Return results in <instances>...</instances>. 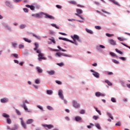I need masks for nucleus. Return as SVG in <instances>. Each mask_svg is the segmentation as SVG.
<instances>
[{
	"mask_svg": "<svg viewBox=\"0 0 130 130\" xmlns=\"http://www.w3.org/2000/svg\"><path fill=\"white\" fill-rule=\"evenodd\" d=\"M59 39L60 40H63L64 41H68L69 42H71V43H73V44H75V45H78V43H77V41H72L70 40H69L66 38H61V37H59Z\"/></svg>",
	"mask_w": 130,
	"mask_h": 130,
	"instance_id": "nucleus-1",
	"label": "nucleus"
},
{
	"mask_svg": "<svg viewBox=\"0 0 130 130\" xmlns=\"http://www.w3.org/2000/svg\"><path fill=\"white\" fill-rule=\"evenodd\" d=\"M71 38L73 39V41H78V42H81L82 41L80 39V37L77 35H74V36H71Z\"/></svg>",
	"mask_w": 130,
	"mask_h": 130,
	"instance_id": "nucleus-2",
	"label": "nucleus"
},
{
	"mask_svg": "<svg viewBox=\"0 0 130 130\" xmlns=\"http://www.w3.org/2000/svg\"><path fill=\"white\" fill-rule=\"evenodd\" d=\"M44 13L41 12L40 13L36 14H32V17H36V18H42L43 17Z\"/></svg>",
	"mask_w": 130,
	"mask_h": 130,
	"instance_id": "nucleus-3",
	"label": "nucleus"
},
{
	"mask_svg": "<svg viewBox=\"0 0 130 130\" xmlns=\"http://www.w3.org/2000/svg\"><path fill=\"white\" fill-rule=\"evenodd\" d=\"M42 126H44L46 129H51V128H53V127H54L53 125L51 124H43Z\"/></svg>",
	"mask_w": 130,
	"mask_h": 130,
	"instance_id": "nucleus-4",
	"label": "nucleus"
},
{
	"mask_svg": "<svg viewBox=\"0 0 130 130\" xmlns=\"http://www.w3.org/2000/svg\"><path fill=\"white\" fill-rule=\"evenodd\" d=\"M90 72H91V73H92L93 76H94V77H95V78H100V74H99V73H98V72H95V71L93 70H91Z\"/></svg>",
	"mask_w": 130,
	"mask_h": 130,
	"instance_id": "nucleus-5",
	"label": "nucleus"
},
{
	"mask_svg": "<svg viewBox=\"0 0 130 130\" xmlns=\"http://www.w3.org/2000/svg\"><path fill=\"white\" fill-rule=\"evenodd\" d=\"M55 55H56V56H58L59 57H60V56H61L69 57V55H67L63 53H60V52H57L55 54Z\"/></svg>",
	"mask_w": 130,
	"mask_h": 130,
	"instance_id": "nucleus-6",
	"label": "nucleus"
},
{
	"mask_svg": "<svg viewBox=\"0 0 130 130\" xmlns=\"http://www.w3.org/2000/svg\"><path fill=\"white\" fill-rule=\"evenodd\" d=\"M73 105L75 108H79V107H80V104H79L76 101H73Z\"/></svg>",
	"mask_w": 130,
	"mask_h": 130,
	"instance_id": "nucleus-7",
	"label": "nucleus"
},
{
	"mask_svg": "<svg viewBox=\"0 0 130 130\" xmlns=\"http://www.w3.org/2000/svg\"><path fill=\"white\" fill-rule=\"evenodd\" d=\"M44 55L42 53L41 54H38L39 57V60L41 61V59H46V58L45 57H44Z\"/></svg>",
	"mask_w": 130,
	"mask_h": 130,
	"instance_id": "nucleus-8",
	"label": "nucleus"
},
{
	"mask_svg": "<svg viewBox=\"0 0 130 130\" xmlns=\"http://www.w3.org/2000/svg\"><path fill=\"white\" fill-rule=\"evenodd\" d=\"M44 15H45V18H46L51 19V20H54V17L51 15H49V14L44 13Z\"/></svg>",
	"mask_w": 130,
	"mask_h": 130,
	"instance_id": "nucleus-9",
	"label": "nucleus"
},
{
	"mask_svg": "<svg viewBox=\"0 0 130 130\" xmlns=\"http://www.w3.org/2000/svg\"><path fill=\"white\" fill-rule=\"evenodd\" d=\"M95 96L96 97H104L105 96V94L100 92H96L95 93Z\"/></svg>",
	"mask_w": 130,
	"mask_h": 130,
	"instance_id": "nucleus-10",
	"label": "nucleus"
},
{
	"mask_svg": "<svg viewBox=\"0 0 130 130\" xmlns=\"http://www.w3.org/2000/svg\"><path fill=\"white\" fill-rule=\"evenodd\" d=\"M21 121V125L23 126V127L24 128H25V129H26L27 128V125H26V123H25V122H24V120H23V119L20 118Z\"/></svg>",
	"mask_w": 130,
	"mask_h": 130,
	"instance_id": "nucleus-11",
	"label": "nucleus"
},
{
	"mask_svg": "<svg viewBox=\"0 0 130 130\" xmlns=\"http://www.w3.org/2000/svg\"><path fill=\"white\" fill-rule=\"evenodd\" d=\"M58 95L59 96L60 98L63 100V94H62V90H59L58 91Z\"/></svg>",
	"mask_w": 130,
	"mask_h": 130,
	"instance_id": "nucleus-12",
	"label": "nucleus"
},
{
	"mask_svg": "<svg viewBox=\"0 0 130 130\" xmlns=\"http://www.w3.org/2000/svg\"><path fill=\"white\" fill-rule=\"evenodd\" d=\"M101 48L104 49L105 48V46L102 45H100L96 46V49L97 50H99V51H101Z\"/></svg>",
	"mask_w": 130,
	"mask_h": 130,
	"instance_id": "nucleus-13",
	"label": "nucleus"
},
{
	"mask_svg": "<svg viewBox=\"0 0 130 130\" xmlns=\"http://www.w3.org/2000/svg\"><path fill=\"white\" fill-rule=\"evenodd\" d=\"M22 107L24 108V110H25V111H26L27 112H31V111L28 110V108L26 106V104L25 103L23 104Z\"/></svg>",
	"mask_w": 130,
	"mask_h": 130,
	"instance_id": "nucleus-14",
	"label": "nucleus"
},
{
	"mask_svg": "<svg viewBox=\"0 0 130 130\" xmlns=\"http://www.w3.org/2000/svg\"><path fill=\"white\" fill-rule=\"evenodd\" d=\"M32 122H34V120L33 119H29L26 121L27 124H31Z\"/></svg>",
	"mask_w": 130,
	"mask_h": 130,
	"instance_id": "nucleus-15",
	"label": "nucleus"
},
{
	"mask_svg": "<svg viewBox=\"0 0 130 130\" xmlns=\"http://www.w3.org/2000/svg\"><path fill=\"white\" fill-rule=\"evenodd\" d=\"M26 8H29V9H30L31 11H34V10H35V7H34V6H30L29 5H26Z\"/></svg>",
	"mask_w": 130,
	"mask_h": 130,
	"instance_id": "nucleus-16",
	"label": "nucleus"
},
{
	"mask_svg": "<svg viewBox=\"0 0 130 130\" xmlns=\"http://www.w3.org/2000/svg\"><path fill=\"white\" fill-rule=\"evenodd\" d=\"M109 43H110V44L112 45H115L116 44V42H115V41L113 39L109 40Z\"/></svg>",
	"mask_w": 130,
	"mask_h": 130,
	"instance_id": "nucleus-17",
	"label": "nucleus"
},
{
	"mask_svg": "<svg viewBox=\"0 0 130 130\" xmlns=\"http://www.w3.org/2000/svg\"><path fill=\"white\" fill-rule=\"evenodd\" d=\"M109 2H111V3H113V4H114V5H116V6H119V4L117 2H116L115 0H109Z\"/></svg>",
	"mask_w": 130,
	"mask_h": 130,
	"instance_id": "nucleus-18",
	"label": "nucleus"
},
{
	"mask_svg": "<svg viewBox=\"0 0 130 130\" xmlns=\"http://www.w3.org/2000/svg\"><path fill=\"white\" fill-rule=\"evenodd\" d=\"M47 73L49 75H54V74H55V71H54V70H52L50 71H47Z\"/></svg>",
	"mask_w": 130,
	"mask_h": 130,
	"instance_id": "nucleus-19",
	"label": "nucleus"
},
{
	"mask_svg": "<svg viewBox=\"0 0 130 130\" xmlns=\"http://www.w3.org/2000/svg\"><path fill=\"white\" fill-rule=\"evenodd\" d=\"M35 48H34V50L36 51L39 48V44H38L37 43H35Z\"/></svg>",
	"mask_w": 130,
	"mask_h": 130,
	"instance_id": "nucleus-20",
	"label": "nucleus"
},
{
	"mask_svg": "<svg viewBox=\"0 0 130 130\" xmlns=\"http://www.w3.org/2000/svg\"><path fill=\"white\" fill-rule=\"evenodd\" d=\"M105 82L108 85V86H112V83L111 82H110V81H109V80H106L105 81Z\"/></svg>",
	"mask_w": 130,
	"mask_h": 130,
	"instance_id": "nucleus-21",
	"label": "nucleus"
},
{
	"mask_svg": "<svg viewBox=\"0 0 130 130\" xmlns=\"http://www.w3.org/2000/svg\"><path fill=\"white\" fill-rule=\"evenodd\" d=\"M76 12H77V14H83V11L79 9H77L76 10Z\"/></svg>",
	"mask_w": 130,
	"mask_h": 130,
	"instance_id": "nucleus-22",
	"label": "nucleus"
},
{
	"mask_svg": "<svg viewBox=\"0 0 130 130\" xmlns=\"http://www.w3.org/2000/svg\"><path fill=\"white\" fill-rule=\"evenodd\" d=\"M3 117H5V118H10V115H8L7 113H3Z\"/></svg>",
	"mask_w": 130,
	"mask_h": 130,
	"instance_id": "nucleus-23",
	"label": "nucleus"
},
{
	"mask_svg": "<svg viewBox=\"0 0 130 130\" xmlns=\"http://www.w3.org/2000/svg\"><path fill=\"white\" fill-rule=\"evenodd\" d=\"M1 101L2 103H6V102H8V100L6 98L2 99Z\"/></svg>",
	"mask_w": 130,
	"mask_h": 130,
	"instance_id": "nucleus-24",
	"label": "nucleus"
},
{
	"mask_svg": "<svg viewBox=\"0 0 130 130\" xmlns=\"http://www.w3.org/2000/svg\"><path fill=\"white\" fill-rule=\"evenodd\" d=\"M23 40H24V41H25L26 42H28V43H31V42H32V41L26 38H24Z\"/></svg>",
	"mask_w": 130,
	"mask_h": 130,
	"instance_id": "nucleus-25",
	"label": "nucleus"
},
{
	"mask_svg": "<svg viewBox=\"0 0 130 130\" xmlns=\"http://www.w3.org/2000/svg\"><path fill=\"white\" fill-rule=\"evenodd\" d=\"M53 93V91L51 90H47V94L48 95H51Z\"/></svg>",
	"mask_w": 130,
	"mask_h": 130,
	"instance_id": "nucleus-26",
	"label": "nucleus"
},
{
	"mask_svg": "<svg viewBox=\"0 0 130 130\" xmlns=\"http://www.w3.org/2000/svg\"><path fill=\"white\" fill-rule=\"evenodd\" d=\"M82 119V118L80 116H77L75 117L76 121H80Z\"/></svg>",
	"mask_w": 130,
	"mask_h": 130,
	"instance_id": "nucleus-27",
	"label": "nucleus"
},
{
	"mask_svg": "<svg viewBox=\"0 0 130 130\" xmlns=\"http://www.w3.org/2000/svg\"><path fill=\"white\" fill-rule=\"evenodd\" d=\"M37 70L38 73H42V69L40 67H37Z\"/></svg>",
	"mask_w": 130,
	"mask_h": 130,
	"instance_id": "nucleus-28",
	"label": "nucleus"
},
{
	"mask_svg": "<svg viewBox=\"0 0 130 130\" xmlns=\"http://www.w3.org/2000/svg\"><path fill=\"white\" fill-rule=\"evenodd\" d=\"M106 75H108L109 76H112L113 75V73L111 72H105Z\"/></svg>",
	"mask_w": 130,
	"mask_h": 130,
	"instance_id": "nucleus-29",
	"label": "nucleus"
},
{
	"mask_svg": "<svg viewBox=\"0 0 130 130\" xmlns=\"http://www.w3.org/2000/svg\"><path fill=\"white\" fill-rule=\"evenodd\" d=\"M7 122L9 124H11V123H12V120H11L10 118H8L7 119Z\"/></svg>",
	"mask_w": 130,
	"mask_h": 130,
	"instance_id": "nucleus-30",
	"label": "nucleus"
},
{
	"mask_svg": "<svg viewBox=\"0 0 130 130\" xmlns=\"http://www.w3.org/2000/svg\"><path fill=\"white\" fill-rule=\"evenodd\" d=\"M86 31L87 33H89V34H93V31L88 28H86Z\"/></svg>",
	"mask_w": 130,
	"mask_h": 130,
	"instance_id": "nucleus-31",
	"label": "nucleus"
},
{
	"mask_svg": "<svg viewBox=\"0 0 130 130\" xmlns=\"http://www.w3.org/2000/svg\"><path fill=\"white\" fill-rule=\"evenodd\" d=\"M107 115H108L109 117H110V119H113V117L112 116V115H111V114L110 113L107 112Z\"/></svg>",
	"mask_w": 130,
	"mask_h": 130,
	"instance_id": "nucleus-32",
	"label": "nucleus"
},
{
	"mask_svg": "<svg viewBox=\"0 0 130 130\" xmlns=\"http://www.w3.org/2000/svg\"><path fill=\"white\" fill-rule=\"evenodd\" d=\"M20 29H24V28H26V25H25V24H21L20 26Z\"/></svg>",
	"mask_w": 130,
	"mask_h": 130,
	"instance_id": "nucleus-33",
	"label": "nucleus"
},
{
	"mask_svg": "<svg viewBox=\"0 0 130 130\" xmlns=\"http://www.w3.org/2000/svg\"><path fill=\"white\" fill-rule=\"evenodd\" d=\"M95 126L98 128L99 129H101V127L100 126V124L96 123L95 124Z\"/></svg>",
	"mask_w": 130,
	"mask_h": 130,
	"instance_id": "nucleus-34",
	"label": "nucleus"
},
{
	"mask_svg": "<svg viewBox=\"0 0 130 130\" xmlns=\"http://www.w3.org/2000/svg\"><path fill=\"white\" fill-rule=\"evenodd\" d=\"M32 36H34V37H36V38H37V39H40V37L36 35L35 34H32Z\"/></svg>",
	"mask_w": 130,
	"mask_h": 130,
	"instance_id": "nucleus-35",
	"label": "nucleus"
},
{
	"mask_svg": "<svg viewBox=\"0 0 130 130\" xmlns=\"http://www.w3.org/2000/svg\"><path fill=\"white\" fill-rule=\"evenodd\" d=\"M96 111H97L98 113H99V114H100V115H101V111L99 110H98V109L97 108H95Z\"/></svg>",
	"mask_w": 130,
	"mask_h": 130,
	"instance_id": "nucleus-36",
	"label": "nucleus"
},
{
	"mask_svg": "<svg viewBox=\"0 0 130 130\" xmlns=\"http://www.w3.org/2000/svg\"><path fill=\"white\" fill-rule=\"evenodd\" d=\"M112 61L113 62H114V63H116L117 64H118V63H119V61L115 60V59H112Z\"/></svg>",
	"mask_w": 130,
	"mask_h": 130,
	"instance_id": "nucleus-37",
	"label": "nucleus"
},
{
	"mask_svg": "<svg viewBox=\"0 0 130 130\" xmlns=\"http://www.w3.org/2000/svg\"><path fill=\"white\" fill-rule=\"evenodd\" d=\"M12 55L13 56H14V57H15V58H19V56L17 54H12Z\"/></svg>",
	"mask_w": 130,
	"mask_h": 130,
	"instance_id": "nucleus-38",
	"label": "nucleus"
},
{
	"mask_svg": "<svg viewBox=\"0 0 130 130\" xmlns=\"http://www.w3.org/2000/svg\"><path fill=\"white\" fill-rule=\"evenodd\" d=\"M80 114H85L86 113V112L85 110H81L80 112Z\"/></svg>",
	"mask_w": 130,
	"mask_h": 130,
	"instance_id": "nucleus-39",
	"label": "nucleus"
},
{
	"mask_svg": "<svg viewBox=\"0 0 130 130\" xmlns=\"http://www.w3.org/2000/svg\"><path fill=\"white\" fill-rule=\"evenodd\" d=\"M102 12H103V13H105L106 14H107L108 15H110V14H111L110 13L105 11V10H104V9H102Z\"/></svg>",
	"mask_w": 130,
	"mask_h": 130,
	"instance_id": "nucleus-40",
	"label": "nucleus"
},
{
	"mask_svg": "<svg viewBox=\"0 0 130 130\" xmlns=\"http://www.w3.org/2000/svg\"><path fill=\"white\" fill-rule=\"evenodd\" d=\"M115 50H116V52H117L118 53H119V54H122V52L119 50L118 49H116Z\"/></svg>",
	"mask_w": 130,
	"mask_h": 130,
	"instance_id": "nucleus-41",
	"label": "nucleus"
},
{
	"mask_svg": "<svg viewBox=\"0 0 130 130\" xmlns=\"http://www.w3.org/2000/svg\"><path fill=\"white\" fill-rule=\"evenodd\" d=\"M15 111L18 115H21V112H20V111H19V110L16 109Z\"/></svg>",
	"mask_w": 130,
	"mask_h": 130,
	"instance_id": "nucleus-42",
	"label": "nucleus"
},
{
	"mask_svg": "<svg viewBox=\"0 0 130 130\" xmlns=\"http://www.w3.org/2000/svg\"><path fill=\"white\" fill-rule=\"evenodd\" d=\"M69 3L72 5H77V2L75 1H70Z\"/></svg>",
	"mask_w": 130,
	"mask_h": 130,
	"instance_id": "nucleus-43",
	"label": "nucleus"
},
{
	"mask_svg": "<svg viewBox=\"0 0 130 130\" xmlns=\"http://www.w3.org/2000/svg\"><path fill=\"white\" fill-rule=\"evenodd\" d=\"M112 102H113L114 103H116V100L114 98H112L111 99Z\"/></svg>",
	"mask_w": 130,
	"mask_h": 130,
	"instance_id": "nucleus-44",
	"label": "nucleus"
},
{
	"mask_svg": "<svg viewBox=\"0 0 130 130\" xmlns=\"http://www.w3.org/2000/svg\"><path fill=\"white\" fill-rule=\"evenodd\" d=\"M119 59H121L122 60L125 61L126 60V58L124 57H119Z\"/></svg>",
	"mask_w": 130,
	"mask_h": 130,
	"instance_id": "nucleus-45",
	"label": "nucleus"
},
{
	"mask_svg": "<svg viewBox=\"0 0 130 130\" xmlns=\"http://www.w3.org/2000/svg\"><path fill=\"white\" fill-rule=\"evenodd\" d=\"M56 84H58V85H61L62 84V82H61L60 81L56 80Z\"/></svg>",
	"mask_w": 130,
	"mask_h": 130,
	"instance_id": "nucleus-46",
	"label": "nucleus"
},
{
	"mask_svg": "<svg viewBox=\"0 0 130 130\" xmlns=\"http://www.w3.org/2000/svg\"><path fill=\"white\" fill-rule=\"evenodd\" d=\"M110 54L112 56H116V54H115V53H113L112 52H110Z\"/></svg>",
	"mask_w": 130,
	"mask_h": 130,
	"instance_id": "nucleus-47",
	"label": "nucleus"
},
{
	"mask_svg": "<svg viewBox=\"0 0 130 130\" xmlns=\"http://www.w3.org/2000/svg\"><path fill=\"white\" fill-rule=\"evenodd\" d=\"M47 108L49 110H52L53 109V108L51 107L50 106H48L47 107Z\"/></svg>",
	"mask_w": 130,
	"mask_h": 130,
	"instance_id": "nucleus-48",
	"label": "nucleus"
},
{
	"mask_svg": "<svg viewBox=\"0 0 130 130\" xmlns=\"http://www.w3.org/2000/svg\"><path fill=\"white\" fill-rule=\"evenodd\" d=\"M118 40L120 41H124L123 38L118 37Z\"/></svg>",
	"mask_w": 130,
	"mask_h": 130,
	"instance_id": "nucleus-49",
	"label": "nucleus"
},
{
	"mask_svg": "<svg viewBox=\"0 0 130 130\" xmlns=\"http://www.w3.org/2000/svg\"><path fill=\"white\" fill-rule=\"evenodd\" d=\"M36 84H40V80L39 79H36L35 80Z\"/></svg>",
	"mask_w": 130,
	"mask_h": 130,
	"instance_id": "nucleus-50",
	"label": "nucleus"
},
{
	"mask_svg": "<svg viewBox=\"0 0 130 130\" xmlns=\"http://www.w3.org/2000/svg\"><path fill=\"white\" fill-rule=\"evenodd\" d=\"M95 29H97L98 30H101V26H95Z\"/></svg>",
	"mask_w": 130,
	"mask_h": 130,
	"instance_id": "nucleus-51",
	"label": "nucleus"
},
{
	"mask_svg": "<svg viewBox=\"0 0 130 130\" xmlns=\"http://www.w3.org/2000/svg\"><path fill=\"white\" fill-rule=\"evenodd\" d=\"M51 26H52L53 27H54L55 28H56V29H59V27H57V26H56L54 24H52Z\"/></svg>",
	"mask_w": 130,
	"mask_h": 130,
	"instance_id": "nucleus-52",
	"label": "nucleus"
},
{
	"mask_svg": "<svg viewBox=\"0 0 130 130\" xmlns=\"http://www.w3.org/2000/svg\"><path fill=\"white\" fill-rule=\"evenodd\" d=\"M49 40H50L52 42H53V43H54V44H55L56 42H55V40H54V39H49Z\"/></svg>",
	"mask_w": 130,
	"mask_h": 130,
	"instance_id": "nucleus-53",
	"label": "nucleus"
},
{
	"mask_svg": "<svg viewBox=\"0 0 130 130\" xmlns=\"http://www.w3.org/2000/svg\"><path fill=\"white\" fill-rule=\"evenodd\" d=\"M93 119H94L95 120H97L98 118H99V117L97 116H93Z\"/></svg>",
	"mask_w": 130,
	"mask_h": 130,
	"instance_id": "nucleus-54",
	"label": "nucleus"
},
{
	"mask_svg": "<svg viewBox=\"0 0 130 130\" xmlns=\"http://www.w3.org/2000/svg\"><path fill=\"white\" fill-rule=\"evenodd\" d=\"M106 36H108V37H111V36H114V35H111L109 34H106Z\"/></svg>",
	"mask_w": 130,
	"mask_h": 130,
	"instance_id": "nucleus-55",
	"label": "nucleus"
},
{
	"mask_svg": "<svg viewBox=\"0 0 130 130\" xmlns=\"http://www.w3.org/2000/svg\"><path fill=\"white\" fill-rule=\"evenodd\" d=\"M13 2H14V3H21L22 0H13Z\"/></svg>",
	"mask_w": 130,
	"mask_h": 130,
	"instance_id": "nucleus-56",
	"label": "nucleus"
},
{
	"mask_svg": "<svg viewBox=\"0 0 130 130\" xmlns=\"http://www.w3.org/2000/svg\"><path fill=\"white\" fill-rule=\"evenodd\" d=\"M24 47H25V46L23 45H22V44L19 45V48L23 49V48H24Z\"/></svg>",
	"mask_w": 130,
	"mask_h": 130,
	"instance_id": "nucleus-57",
	"label": "nucleus"
},
{
	"mask_svg": "<svg viewBox=\"0 0 130 130\" xmlns=\"http://www.w3.org/2000/svg\"><path fill=\"white\" fill-rule=\"evenodd\" d=\"M36 51H37V53H39V54L42 53H41V50H38V49Z\"/></svg>",
	"mask_w": 130,
	"mask_h": 130,
	"instance_id": "nucleus-58",
	"label": "nucleus"
},
{
	"mask_svg": "<svg viewBox=\"0 0 130 130\" xmlns=\"http://www.w3.org/2000/svg\"><path fill=\"white\" fill-rule=\"evenodd\" d=\"M23 11L24 12H25V13H28V12H29V11L28 10V9L27 8H24Z\"/></svg>",
	"mask_w": 130,
	"mask_h": 130,
	"instance_id": "nucleus-59",
	"label": "nucleus"
},
{
	"mask_svg": "<svg viewBox=\"0 0 130 130\" xmlns=\"http://www.w3.org/2000/svg\"><path fill=\"white\" fill-rule=\"evenodd\" d=\"M77 7H78L79 8H84V6L81 5L80 4H77Z\"/></svg>",
	"mask_w": 130,
	"mask_h": 130,
	"instance_id": "nucleus-60",
	"label": "nucleus"
},
{
	"mask_svg": "<svg viewBox=\"0 0 130 130\" xmlns=\"http://www.w3.org/2000/svg\"><path fill=\"white\" fill-rule=\"evenodd\" d=\"M57 65L59 67H62V66H63V63H57Z\"/></svg>",
	"mask_w": 130,
	"mask_h": 130,
	"instance_id": "nucleus-61",
	"label": "nucleus"
},
{
	"mask_svg": "<svg viewBox=\"0 0 130 130\" xmlns=\"http://www.w3.org/2000/svg\"><path fill=\"white\" fill-rule=\"evenodd\" d=\"M38 108H39V109H40L41 110H43V108H42V107H41V106H38Z\"/></svg>",
	"mask_w": 130,
	"mask_h": 130,
	"instance_id": "nucleus-62",
	"label": "nucleus"
},
{
	"mask_svg": "<svg viewBox=\"0 0 130 130\" xmlns=\"http://www.w3.org/2000/svg\"><path fill=\"white\" fill-rule=\"evenodd\" d=\"M56 8H57L58 9H61V8H62V7H61V6L58 5H56Z\"/></svg>",
	"mask_w": 130,
	"mask_h": 130,
	"instance_id": "nucleus-63",
	"label": "nucleus"
},
{
	"mask_svg": "<svg viewBox=\"0 0 130 130\" xmlns=\"http://www.w3.org/2000/svg\"><path fill=\"white\" fill-rule=\"evenodd\" d=\"M18 128L17 127H14L11 129V130H17Z\"/></svg>",
	"mask_w": 130,
	"mask_h": 130,
	"instance_id": "nucleus-64",
	"label": "nucleus"
}]
</instances>
